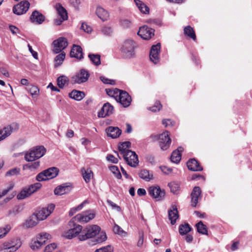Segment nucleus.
<instances>
[{"mask_svg": "<svg viewBox=\"0 0 252 252\" xmlns=\"http://www.w3.org/2000/svg\"><path fill=\"white\" fill-rule=\"evenodd\" d=\"M136 47V43L133 40L127 39L124 40L120 47V52L123 58L126 59L134 58Z\"/></svg>", "mask_w": 252, "mask_h": 252, "instance_id": "1", "label": "nucleus"}, {"mask_svg": "<svg viewBox=\"0 0 252 252\" xmlns=\"http://www.w3.org/2000/svg\"><path fill=\"white\" fill-rule=\"evenodd\" d=\"M151 138L153 141L158 143L160 149L163 151L168 149L171 143V139L169 137L168 132L167 131L161 134L153 135L151 136Z\"/></svg>", "mask_w": 252, "mask_h": 252, "instance_id": "2", "label": "nucleus"}, {"mask_svg": "<svg viewBox=\"0 0 252 252\" xmlns=\"http://www.w3.org/2000/svg\"><path fill=\"white\" fill-rule=\"evenodd\" d=\"M46 152V149L43 146H37L26 153L24 158L27 161H32L42 157Z\"/></svg>", "mask_w": 252, "mask_h": 252, "instance_id": "3", "label": "nucleus"}, {"mask_svg": "<svg viewBox=\"0 0 252 252\" xmlns=\"http://www.w3.org/2000/svg\"><path fill=\"white\" fill-rule=\"evenodd\" d=\"M95 217V212L94 210H88L78 214L69 221V225L71 226L74 221L87 223L93 220Z\"/></svg>", "mask_w": 252, "mask_h": 252, "instance_id": "4", "label": "nucleus"}, {"mask_svg": "<svg viewBox=\"0 0 252 252\" xmlns=\"http://www.w3.org/2000/svg\"><path fill=\"white\" fill-rule=\"evenodd\" d=\"M100 227L97 225H92L85 227L79 235V240L83 241L96 236L100 231Z\"/></svg>", "mask_w": 252, "mask_h": 252, "instance_id": "5", "label": "nucleus"}, {"mask_svg": "<svg viewBox=\"0 0 252 252\" xmlns=\"http://www.w3.org/2000/svg\"><path fill=\"white\" fill-rule=\"evenodd\" d=\"M42 187L40 183H36L24 188L17 195L18 199L22 200L29 197L32 193L37 191Z\"/></svg>", "mask_w": 252, "mask_h": 252, "instance_id": "6", "label": "nucleus"}, {"mask_svg": "<svg viewBox=\"0 0 252 252\" xmlns=\"http://www.w3.org/2000/svg\"><path fill=\"white\" fill-rule=\"evenodd\" d=\"M51 236L48 233L42 232L39 234L36 240H32L30 244V247L32 250L39 249L44 245L47 240L51 239Z\"/></svg>", "mask_w": 252, "mask_h": 252, "instance_id": "7", "label": "nucleus"}, {"mask_svg": "<svg viewBox=\"0 0 252 252\" xmlns=\"http://www.w3.org/2000/svg\"><path fill=\"white\" fill-rule=\"evenodd\" d=\"M59 173V170L56 167H51L46 169L40 173L36 177L38 182L48 180L56 177Z\"/></svg>", "mask_w": 252, "mask_h": 252, "instance_id": "8", "label": "nucleus"}, {"mask_svg": "<svg viewBox=\"0 0 252 252\" xmlns=\"http://www.w3.org/2000/svg\"><path fill=\"white\" fill-rule=\"evenodd\" d=\"M68 45L66 38L60 37L53 42V51L55 54L59 53L64 50Z\"/></svg>", "mask_w": 252, "mask_h": 252, "instance_id": "9", "label": "nucleus"}, {"mask_svg": "<svg viewBox=\"0 0 252 252\" xmlns=\"http://www.w3.org/2000/svg\"><path fill=\"white\" fill-rule=\"evenodd\" d=\"M124 159L130 166L135 167L139 163L138 156L136 154L132 151H128L122 155Z\"/></svg>", "mask_w": 252, "mask_h": 252, "instance_id": "10", "label": "nucleus"}, {"mask_svg": "<svg viewBox=\"0 0 252 252\" xmlns=\"http://www.w3.org/2000/svg\"><path fill=\"white\" fill-rule=\"evenodd\" d=\"M30 3L28 0H22L13 7V12L17 15L26 13L29 9Z\"/></svg>", "mask_w": 252, "mask_h": 252, "instance_id": "11", "label": "nucleus"}, {"mask_svg": "<svg viewBox=\"0 0 252 252\" xmlns=\"http://www.w3.org/2000/svg\"><path fill=\"white\" fill-rule=\"evenodd\" d=\"M70 226H73V228L68 230L64 233L63 236L69 239H71L77 236L79 238V235L82 232L83 227L79 224H75L74 222Z\"/></svg>", "mask_w": 252, "mask_h": 252, "instance_id": "12", "label": "nucleus"}, {"mask_svg": "<svg viewBox=\"0 0 252 252\" xmlns=\"http://www.w3.org/2000/svg\"><path fill=\"white\" fill-rule=\"evenodd\" d=\"M55 205L53 204L48 205L46 207L39 210L36 214V216L39 221L45 220L53 211Z\"/></svg>", "mask_w": 252, "mask_h": 252, "instance_id": "13", "label": "nucleus"}, {"mask_svg": "<svg viewBox=\"0 0 252 252\" xmlns=\"http://www.w3.org/2000/svg\"><path fill=\"white\" fill-rule=\"evenodd\" d=\"M160 43H158L151 47L150 52V59L154 63L157 64L160 61L159 55L160 52Z\"/></svg>", "mask_w": 252, "mask_h": 252, "instance_id": "14", "label": "nucleus"}, {"mask_svg": "<svg viewBox=\"0 0 252 252\" xmlns=\"http://www.w3.org/2000/svg\"><path fill=\"white\" fill-rule=\"evenodd\" d=\"M149 194L153 197L156 201L161 200L164 196L165 193L161 190L160 188L157 187H150L148 189Z\"/></svg>", "mask_w": 252, "mask_h": 252, "instance_id": "15", "label": "nucleus"}, {"mask_svg": "<svg viewBox=\"0 0 252 252\" xmlns=\"http://www.w3.org/2000/svg\"><path fill=\"white\" fill-rule=\"evenodd\" d=\"M154 29L144 26L139 28L137 33L143 39L149 40L154 35Z\"/></svg>", "mask_w": 252, "mask_h": 252, "instance_id": "16", "label": "nucleus"}, {"mask_svg": "<svg viewBox=\"0 0 252 252\" xmlns=\"http://www.w3.org/2000/svg\"><path fill=\"white\" fill-rule=\"evenodd\" d=\"M89 75L90 74L87 70L81 69L72 77V81L74 83L81 84L86 82L89 78Z\"/></svg>", "mask_w": 252, "mask_h": 252, "instance_id": "17", "label": "nucleus"}, {"mask_svg": "<svg viewBox=\"0 0 252 252\" xmlns=\"http://www.w3.org/2000/svg\"><path fill=\"white\" fill-rule=\"evenodd\" d=\"M117 101L121 103L124 107H127L130 104L131 98L127 92L121 90L118 98H117Z\"/></svg>", "mask_w": 252, "mask_h": 252, "instance_id": "18", "label": "nucleus"}, {"mask_svg": "<svg viewBox=\"0 0 252 252\" xmlns=\"http://www.w3.org/2000/svg\"><path fill=\"white\" fill-rule=\"evenodd\" d=\"M4 247L9 249L11 251L14 252L16 251L22 245V242L18 238H13L3 243Z\"/></svg>", "mask_w": 252, "mask_h": 252, "instance_id": "19", "label": "nucleus"}, {"mask_svg": "<svg viewBox=\"0 0 252 252\" xmlns=\"http://www.w3.org/2000/svg\"><path fill=\"white\" fill-rule=\"evenodd\" d=\"M201 193V189L199 187H195L192 189L191 193V206L193 207H195L198 202L199 197L200 196Z\"/></svg>", "mask_w": 252, "mask_h": 252, "instance_id": "20", "label": "nucleus"}, {"mask_svg": "<svg viewBox=\"0 0 252 252\" xmlns=\"http://www.w3.org/2000/svg\"><path fill=\"white\" fill-rule=\"evenodd\" d=\"M71 189L72 187L70 183H65L56 188L54 193L56 195H62L69 192Z\"/></svg>", "mask_w": 252, "mask_h": 252, "instance_id": "21", "label": "nucleus"}, {"mask_svg": "<svg viewBox=\"0 0 252 252\" xmlns=\"http://www.w3.org/2000/svg\"><path fill=\"white\" fill-rule=\"evenodd\" d=\"M70 57L77 60H80L83 58V53L82 48L76 45H73L70 53Z\"/></svg>", "mask_w": 252, "mask_h": 252, "instance_id": "22", "label": "nucleus"}, {"mask_svg": "<svg viewBox=\"0 0 252 252\" xmlns=\"http://www.w3.org/2000/svg\"><path fill=\"white\" fill-rule=\"evenodd\" d=\"M30 19L32 23L41 24L45 20V17L40 12L34 10L31 15Z\"/></svg>", "mask_w": 252, "mask_h": 252, "instance_id": "23", "label": "nucleus"}, {"mask_svg": "<svg viewBox=\"0 0 252 252\" xmlns=\"http://www.w3.org/2000/svg\"><path fill=\"white\" fill-rule=\"evenodd\" d=\"M188 169L193 171H200L203 170V168L200 166L199 163L195 159L192 158L189 160L187 162Z\"/></svg>", "mask_w": 252, "mask_h": 252, "instance_id": "24", "label": "nucleus"}, {"mask_svg": "<svg viewBox=\"0 0 252 252\" xmlns=\"http://www.w3.org/2000/svg\"><path fill=\"white\" fill-rule=\"evenodd\" d=\"M95 14L102 21H107L109 17V12L100 6H97Z\"/></svg>", "mask_w": 252, "mask_h": 252, "instance_id": "25", "label": "nucleus"}, {"mask_svg": "<svg viewBox=\"0 0 252 252\" xmlns=\"http://www.w3.org/2000/svg\"><path fill=\"white\" fill-rule=\"evenodd\" d=\"M113 111V107L109 103L103 105L101 111L98 113L99 117H105L112 114Z\"/></svg>", "mask_w": 252, "mask_h": 252, "instance_id": "26", "label": "nucleus"}, {"mask_svg": "<svg viewBox=\"0 0 252 252\" xmlns=\"http://www.w3.org/2000/svg\"><path fill=\"white\" fill-rule=\"evenodd\" d=\"M107 135L112 138H117L121 134L122 131L118 127L109 126L106 129Z\"/></svg>", "mask_w": 252, "mask_h": 252, "instance_id": "27", "label": "nucleus"}, {"mask_svg": "<svg viewBox=\"0 0 252 252\" xmlns=\"http://www.w3.org/2000/svg\"><path fill=\"white\" fill-rule=\"evenodd\" d=\"M39 220L37 219L35 214H33L28 218L24 223V226L26 228H32L36 226Z\"/></svg>", "mask_w": 252, "mask_h": 252, "instance_id": "28", "label": "nucleus"}, {"mask_svg": "<svg viewBox=\"0 0 252 252\" xmlns=\"http://www.w3.org/2000/svg\"><path fill=\"white\" fill-rule=\"evenodd\" d=\"M13 128L11 126H7L3 128H0V141L10 136L13 132Z\"/></svg>", "mask_w": 252, "mask_h": 252, "instance_id": "29", "label": "nucleus"}, {"mask_svg": "<svg viewBox=\"0 0 252 252\" xmlns=\"http://www.w3.org/2000/svg\"><path fill=\"white\" fill-rule=\"evenodd\" d=\"M55 8L58 15L63 20H67L68 18L67 13L65 9L60 3H57Z\"/></svg>", "mask_w": 252, "mask_h": 252, "instance_id": "30", "label": "nucleus"}, {"mask_svg": "<svg viewBox=\"0 0 252 252\" xmlns=\"http://www.w3.org/2000/svg\"><path fill=\"white\" fill-rule=\"evenodd\" d=\"M134 2L140 11L145 14L149 13V7L140 0H134Z\"/></svg>", "mask_w": 252, "mask_h": 252, "instance_id": "31", "label": "nucleus"}, {"mask_svg": "<svg viewBox=\"0 0 252 252\" xmlns=\"http://www.w3.org/2000/svg\"><path fill=\"white\" fill-rule=\"evenodd\" d=\"M139 176L140 178L146 181H150L153 179V175L152 173L147 169H142L139 173Z\"/></svg>", "mask_w": 252, "mask_h": 252, "instance_id": "32", "label": "nucleus"}, {"mask_svg": "<svg viewBox=\"0 0 252 252\" xmlns=\"http://www.w3.org/2000/svg\"><path fill=\"white\" fill-rule=\"evenodd\" d=\"M69 96L74 100L80 101L84 97L85 94L82 92L73 90L69 94Z\"/></svg>", "mask_w": 252, "mask_h": 252, "instance_id": "33", "label": "nucleus"}, {"mask_svg": "<svg viewBox=\"0 0 252 252\" xmlns=\"http://www.w3.org/2000/svg\"><path fill=\"white\" fill-rule=\"evenodd\" d=\"M184 33L185 35L189 38L192 39L194 41H196V37L193 29L190 26H186L184 28Z\"/></svg>", "mask_w": 252, "mask_h": 252, "instance_id": "34", "label": "nucleus"}, {"mask_svg": "<svg viewBox=\"0 0 252 252\" xmlns=\"http://www.w3.org/2000/svg\"><path fill=\"white\" fill-rule=\"evenodd\" d=\"M83 177L86 183H89L93 176V173L90 168L82 169Z\"/></svg>", "mask_w": 252, "mask_h": 252, "instance_id": "35", "label": "nucleus"}, {"mask_svg": "<svg viewBox=\"0 0 252 252\" xmlns=\"http://www.w3.org/2000/svg\"><path fill=\"white\" fill-rule=\"evenodd\" d=\"M90 61L94 65L98 66L101 64L100 55L99 54H89L88 55Z\"/></svg>", "mask_w": 252, "mask_h": 252, "instance_id": "36", "label": "nucleus"}, {"mask_svg": "<svg viewBox=\"0 0 252 252\" xmlns=\"http://www.w3.org/2000/svg\"><path fill=\"white\" fill-rule=\"evenodd\" d=\"M65 57V54L64 52H61L55 58V67H58L60 66L64 61Z\"/></svg>", "mask_w": 252, "mask_h": 252, "instance_id": "37", "label": "nucleus"}, {"mask_svg": "<svg viewBox=\"0 0 252 252\" xmlns=\"http://www.w3.org/2000/svg\"><path fill=\"white\" fill-rule=\"evenodd\" d=\"M131 143L129 141H126L123 142L119 146V150L120 154L122 155L124 154L127 153V151H130L128 148L130 147Z\"/></svg>", "mask_w": 252, "mask_h": 252, "instance_id": "38", "label": "nucleus"}, {"mask_svg": "<svg viewBox=\"0 0 252 252\" xmlns=\"http://www.w3.org/2000/svg\"><path fill=\"white\" fill-rule=\"evenodd\" d=\"M183 151L184 149L182 147H179L177 150H174V163H178L180 161Z\"/></svg>", "mask_w": 252, "mask_h": 252, "instance_id": "39", "label": "nucleus"}, {"mask_svg": "<svg viewBox=\"0 0 252 252\" xmlns=\"http://www.w3.org/2000/svg\"><path fill=\"white\" fill-rule=\"evenodd\" d=\"M68 79L65 76H61L57 79V84L59 88H63L67 84Z\"/></svg>", "mask_w": 252, "mask_h": 252, "instance_id": "40", "label": "nucleus"}, {"mask_svg": "<svg viewBox=\"0 0 252 252\" xmlns=\"http://www.w3.org/2000/svg\"><path fill=\"white\" fill-rule=\"evenodd\" d=\"M26 90L28 91L30 94L32 96H37L39 94V90L38 88L32 85H28L26 87Z\"/></svg>", "mask_w": 252, "mask_h": 252, "instance_id": "41", "label": "nucleus"}, {"mask_svg": "<svg viewBox=\"0 0 252 252\" xmlns=\"http://www.w3.org/2000/svg\"><path fill=\"white\" fill-rule=\"evenodd\" d=\"M197 231L202 234H207V228L202 221H199L196 224Z\"/></svg>", "mask_w": 252, "mask_h": 252, "instance_id": "42", "label": "nucleus"}, {"mask_svg": "<svg viewBox=\"0 0 252 252\" xmlns=\"http://www.w3.org/2000/svg\"><path fill=\"white\" fill-rule=\"evenodd\" d=\"M191 230V227L189 224H181L179 227V232L181 235H185Z\"/></svg>", "mask_w": 252, "mask_h": 252, "instance_id": "43", "label": "nucleus"}, {"mask_svg": "<svg viewBox=\"0 0 252 252\" xmlns=\"http://www.w3.org/2000/svg\"><path fill=\"white\" fill-rule=\"evenodd\" d=\"M121 90L115 89L113 90H106V93L108 95L111 97H114L115 98L117 101V98H118L119 94H120Z\"/></svg>", "mask_w": 252, "mask_h": 252, "instance_id": "44", "label": "nucleus"}, {"mask_svg": "<svg viewBox=\"0 0 252 252\" xmlns=\"http://www.w3.org/2000/svg\"><path fill=\"white\" fill-rule=\"evenodd\" d=\"M10 224H6L3 228L0 227V239L4 237L11 229Z\"/></svg>", "mask_w": 252, "mask_h": 252, "instance_id": "45", "label": "nucleus"}, {"mask_svg": "<svg viewBox=\"0 0 252 252\" xmlns=\"http://www.w3.org/2000/svg\"><path fill=\"white\" fill-rule=\"evenodd\" d=\"M109 169L117 179H120L121 178L122 175L117 166L115 165L111 166L109 167Z\"/></svg>", "mask_w": 252, "mask_h": 252, "instance_id": "46", "label": "nucleus"}, {"mask_svg": "<svg viewBox=\"0 0 252 252\" xmlns=\"http://www.w3.org/2000/svg\"><path fill=\"white\" fill-rule=\"evenodd\" d=\"M113 231L115 233L121 235L122 236H126V232L124 231L119 225L115 224L113 227Z\"/></svg>", "mask_w": 252, "mask_h": 252, "instance_id": "47", "label": "nucleus"}, {"mask_svg": "<svg viewBox=\"0 0 252 252\" xmlns=\"http://www.w3.org/2000/svg\"><path fill=\"white\" fill-rule=\"evenodd\" d=\"M98 236L95 239V242L97 243H102L107 239L106 234L104 232H100L97 234Z\"/></svg>", "mask_w": 252, "mask_h": 252, "instance_id": "48", "label": "nucleus"}, {"mask_svg": "<svg viewBox=\"0 0 252 252\" xmlns=\"http://www.w3.org/2000/svg\"><path fill=\"white\" fill-rule=\"evenodd\" d=\"M114 248L111 245H107L96 250L94 252H113Z\"/></svg>", "mask_w": 252, "mask_h": 252, "instance_id": "49", "label": "nucleus"}, {"mask_svg": "<svg viewBox=\"0 0 252 252\" xmlns=\"http://www.w3.org/2000/svg\"><path fill=\"white\" fill-rule=\"evenodd\" d=\"M161 107L162 106L160 102L159 101H157L155 102L154 106L149 108V110H151L152 112H156L159 111Z\"/></svg>", "mask_w": 252, "mask_h": 252, "instance_id": "50", "label": "nucleus"}, {"mask_svg": "<svg viewBox=\"0 0 252 252\" xmlns=\"http://www.w3.org/2000/svg\"><path fill=\"white\" fill-rule=\"evenodd\" d=\"M20 169L19 168H14L8 170L5 174L6 176H11L17 175L19 174Z\"/></svg>", "mask_w": 252, "mask_h": 252, "instance_id": "51", "label": "nucleus"}, {"mask_svg": "<svg viewBox=\"0 0 252 252\" xmlns=\"http://www.w3.org/2000/svg\"><path fill=\"white\" fill-rule=\"evenodd\" d=\"M40 165V162L39 161H35L34 162L29 163L27 165H25L24 166L23 168L25 169L26 167H28L29 169L32 170V169H35L39 167Z\"/></svg>", "mask_w": 252, "mask_h": 252, "instance_id": "52", "label": "nucleus"}, {"mask_svg": "<svg viewBox=\"0 0 252 252\" xmlns=\"http://www.w3.org/2000/svg\"><path fill=\"white\" fill-rule=\"evenodd\" d=\"M160 169L162 173L165 175L170 174L172 172V168H169L166 166H160Z\"/></svg>", "mask_w": 252, "mask_h": 252, "instance_id": "53", "label": "nucleus"}, {"mask_svg": "<svg viewBox=\"0 0 252 252\" xmlns=\"http://www.w3.org/2000/svg\"><path fill=\"white\" fill-rule=\"evenodd\" d=\"M101 31L103 34L106 35H109L112 32V29L110 27L107 26L102 27Z\"/></svg>", "mask_w": 252, "mask_h": 252, "instance_id": "54", "label": "nucleus"}, {"mask_svg": "<svg viewBox=\"0 0 252 252\" xmlns=\"http://www.w3.org/2000/svg\"><path fill=\"white\" fill-rule=\"evenodd\" d=\"M56 248L57 245L55 243H52L45 247L44 252H52Z\"/></svg>", "mask_w": 252, "mask_h": 252, "instance_id": "55", "label": "nucleus"}, {"mask_svg": "<svg viewBox=\"0 0 252 252\" xmlns=\"http://www.w3.org/2000/svg\"><path fill=\"white\" fill-rule=\"evenodd\" d=\"M81 29L87 33H90L92 31V28L86 23H82Z\"/></svg>", "mask_w": 252, "mask_h": 252, "instance_id": "56", "label": "nucleus"}, {"mask_svg": "<svg viewBox=\"0 0 252 252\" xmlns=\"http://www.w3.org/2000/svg\"><path fill=\"white\" fill-rule=\"evenodd\" d=\"M106 159L107 160L113 163H117L119 161V160L117 158H115L113 155L111 154H109L107 156Z\"/></svg>", "mask_w": 252, "mask_h": 252, "instance_id": "57", "label": "nucleus"}, {"mask_svg": "<svg viewBox=\"0 0 252 252\" xmlns=\"http://www.w3.org/2000/svg\"><path fill=\"white\" fill-rule=\"evenodd\" d=\"M107 203L109 205H110L112 209L116 210L118 212L121 211V208L120 206H118L117 204L113 202L112 201L110 200H107Z\"/></svg>", "mask_w": 252, "mask_h": 252, "instance_id": "58", "label": "nucleus"}, {"mask_svg": "<svg viewBox=\"0 0 252 252\" xmlns=\"http://www.w3.org/2000/svg\"><path fill=\"white\" fill-rule=\"evenodd\" d=\"M100 79L103 83L106 84L113 85L115 83V81L114 80L109 79L104 76H101L100 77Z\"/></svg>", "mask_w": 252, "mask_h": 252, "instance_id": "59", "label": "nucleus"}, {"mask_svg": "<svg viewBox=\"0 0 252 252\" xmlns=\"http://www.w3.org/2000/svg\"><path fill=\"white\" fill-rule=\"evenodd\" d=\"M144 242V233L143 232H140L139 233V240L137 242V246L139 247H141L143 245Z\"/></svg>", "mask_w": 252, "mask_h": 252, "instance_id": "60", "label": "nucleus"}, {"mask_svg": "<svg viewBox=\"0 0 252 252\" xmlns=\"http://www.w3.org/2000/svg\"><path fill=\"white\" fill-rule=\"evenodd\" d=\"M13 187V185H10L6 189H3L1 191H0V198L6 195L8 191H9Z\"/></svg>", "mask_w": 252, "mask_h": 252, "instance_id": "61", "label": "nucleus"}, {"mask_svg": "<svg viewBox=\"0 0 252 252\" xmlns=\"http://www.w3.org/2000/svg\"><path fill=\"white\" fill-rule=\"evenodd\" d=\"M28 47L29 51L32 53L33 58L37 59V57H38L37 53L32 50V47L30 45V44H28Z\"/></svg>", "mask_w": 252, "mask_h": 252, "instance_id": "62", "label": "nucleus"}, {"mask_svg": "<svg viewBox=\"0 0 252 252\" xmlns=\"http://www.w3.org/2000/svg\"><path fill=\"white\" fill-rule=\"evenodd\" d=\"M89 203V201L87 200H84L82 203H81L80 205L77 206L76 208L77 211L81 210L83 208L85 205Z\"/></svg>", "mask_w": 252, "mask_h": 252, "instance_id": "63", "label": "nucleus"}, {"mask_svg": "<svg viewBox=\"0 0 252 252\" xmlns=\"http://www.w3.org/2000/svg\"><path fill=\"white\" fill-rule=\"evenodd\" d=\"M81 143L83 145L86 146L89 145L91 143V141L86 138H82L80 139Z\"/></svg>", "mask_w": 252, "mask_h": 252, "instance_id": "64", "label": "nucleus"}]
</instances>
